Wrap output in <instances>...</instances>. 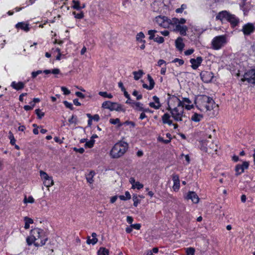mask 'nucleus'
I'll use <instances>...</instances> for the list:
<instances>
[{
	"instance_id": "nucleus-1",
	"label": "nucleus",
	"mask_w": 255,
	"mask_h": 255,
	"mask_svg": "<svg viewBox=\"0 0 255 255\" xmlns=\"http://www.w3.org/2000/svg\"><path fill=\"white\" fill-rule=\"evenodd\" d=\"M194 103L197 109L203 113L210 112L217 107L213 99L206 95L198 96L195 99Z\"/></svg>"
},
{
	"instance_id": "nucleus-2",
	"label": "nucleus",
	"mask_w": 255,
	"mask_h": 255,
	"mask_svg": "<svg viewBox=\"0 0 255 255\" xmlns=\"http://www.w3.org/2000/svg\"><path fill=\"white\" fill-rule=\"evenodd\" d=\"M48 240V238L45 235L43 230L39 228L32 229L30 232V236L26 239L28 245L34 244L36 247L43 246Z\"/></svg>"
},
{
	"instance_id": "nucleus-3",
	"label": "nucleus",
	"mask_w": 255,
	"mask_h": 255,
	"mask_svg": "<svg viewBox=\"0 0 255 255\" xmlns=\"http://www.w3.org/2000/svg\"><path fill=\"white\" fill-rule=\"evenodd\" d=\"M128 144L127 142L120 141L116 143L110 152V155L113 158H118L122 156L127 151Z\"/></svg>"
},
{
	"instance_id": "nucleus-4",
	"label": "nucleus",
	"mask_w": 255,
	"mask_h": 255,
	"mask_svg": "<svg viewBox=\"0 0 255 255\" xmlns=\"http://www.w3.org/2000/svg\"><path fill=\"white\" fill-rule=\"evenodd\" d=\"M223 18L227 20L231 23L232 27L236 26L239 23V19L238 18L226 10L220 12L216 17L217 20H222Z\"/></svg>"
},
{
	"instance_id": "nucleus-5",
	"label": "nucleus",
	"mask_w": 255,
	"mask_h": 255,
	"mask_svg": "<svg viewBox=\"0 0 255 255\" xmlns=\"http://www.w3.org/2000/svg\"><path fill=\"white\" fill-rule=\"evenodd\" d=\"M167 110L170 111L171 117L176 122L182 121L183 117H184L183 115L184 109L183 106L179 107L172 108V104H168V107Z\"/></svg>"
},
{
	"instance_id": "nucleus-6",
	"label": "nucleus",
	"mask_w": 255,
	"mask_h": 255,
	"mask_svg": "<svg viewBox=\"0 0 255 255\" xmlns=\"http://www.w3.org/2000/svg\"><path fill=\"white\" fill-rule=\"evenodd\" d=\"M102 107L104 109H109L111 111H116L117 112H125L126 109L124 106L116 102H112L110 101H107L103 103Z\"/></svg>"
},
{
	"instance_id": "nucleus-7",
	"label": "nucleus",
	"mask_w": 255,
	"mask_h": 255,
	"mask_svg": "<svg viewBox=\"0 0 255 255\" xmlns=\"http://www.w3.org/2000/svg\"><path fill=\"white\" fill-rule=\"evenodd\" d=\"M227 43L226 37L224 35H220L214 37L212 41V46L214 50L221 49Z\"/></svg>"
},
{
	"instance_id": "nucleus-8",
	"label": "nucleus",
	"mask_w": 255,
	"mask_h": 255,
	"mask_svg": "<svg viewBox=\"0 0 255 255\" xmlns=\"http://www.w3.org/2000/svg\"><path fill=\"white\" fill-rule=\"evenodd\" d=\"M40 175L43 180V184L46 187H50L54 184L52 177L49 176L45 172L40 171Z\"/></svg>"
},
{
	"instance_id": "nucleus-9",
	"label": "nucleus",
	"mask_w": 255,
	"mask_h": 255,
	"mask_svg": "<svg viewBox=\"0 0 255 255\" xmlns=\"http://www.w3.org/2000/svg\"><path fill=\"white\" fill-rule=\"evenodd\" d=\"M255 31V26L252 23H247L243 26L242 31L245 36H249Z\"/></svg>"
},
{
	"instance_id": "nucleus-10",
	"label": "nucleus",
	"mask_w": 255,
	"mask_h": 255,
	"mask_svg": "<svg viewBox=\"0 0 255 255\" xmlns=\"http://www.w3.org/2000/svg\"><path fill=\"white\" fill-rule=\"evenodd\" d=\"M243 80L247 81L252 84H255V69H252L246 72Z\"/></svg>"
},
{
	"instance_id": "nucleus-11",
	"label": "nucleus",
	"mask_w": 255,
	"mask_h": 255,
	"mask_svg": "<svg viewBox=\"0 0 255 255\" xmlns=\"http://www.w3.org/2000/svg\"><path fill=\"white\" fill-rule=\"evenodd\" d=\"M249 163L248 161L243 162L242 164H238L235 167L236 175L238 176L244 172L245 169H248Z\"/></svg>"
},
{
	"instance_id": "nucleus-12",
	"label": "nucleus",
	"mask_w": 255,
	"mask_h": 255,
	"mask_svg": "<svg viewBox=\"0 0 255 255\" xmlns=\"http://www.w3.org/2000/svg\"><path fill=\"white\" fill-rule=\"evenodd\" d=\"M169 104H172V108L183 106L182 102L176 96H172L170 98V101L168 102Z\"/></svg>"
},
{
	"instance_id": "nucleus-13",
	"label": "nucleus",
	"mask_w": 255,
	"mask_h": 255,
	"mask_svg": "<svg viewBox=\"0 0 255 255\" xmlns=\"http://www.w3.org/2000/svg\"><path fill=\"white\" fill-rule=\"evenodd\" d=\"M202 61L203 58L201 56L197 57L196 59L192 58L190 60L191 67L194 70L197 69L199 67Z\"/></svg>"
},
{
	"instance_id": "nucleus-14",
	"label": "nucleus",
	"mask_w": 255,
	"mask_h": 255,
	"mask_svg": "<svg viewBox=\"0 0 255 255\" xmlns=\"http://www.w3.org/2000/svg\"><path fill=\"white\" fill-rule=\"evenodd\" d=\"M187 200L191 199L194 203H198L199 198L197 194L193 191H190L188 193L186 198Z\"/></svg>"
},
{
	"instance_id": "nucleus-15",
	"label": "nucleus",
	"mask_w": 255,
	"mask_h": 255,
	"mask_svg": "<svg viewBox=\"0 0 255 255\" xmlns=\"http://www.w3.org/2000/svg\"><path fill=\"white\" fill-rule=\"evenodd\" d=\"M172 180L173 181V189L174 191H178L180 187L179 177L177 174H174L172 175Z\"/></svg>"
},
{
	"instance_id": "nucleus-16",
	"label": "nucleus",
	"mask_w": 255,
	"mask_h": 255,
	"mask_svg": "<svg viewBox=\"0 0 255 255\" xmlns=\"http://www.w3.org/2000/svg\"><path fill=\"white\" fill-rule=\"evenodd\" d=\"M212 75V73L210 72H202L201 73V77L204 82L208 83L211 81V78L213 77Z\"/></svg>"
},
{
	"instance_id": "nucleus-17",
	"label": "nucleus",
	"mask_w": 255,
	"mask_h": 255,
	"mask_svg": "<svg viewBox=\"0 0 255 255\" xmlns=\"http://www.w3.org/2000/svg\"><path fill=\"white\" fill-rule=\"evenodd\" d=\"M152 99L155 103L151 102L149 104V106L156 110L159 109L161 107L159 99L156 96H154Z\"/></svg>"
},
{
	"instance_id": "nucleus-18",
	"label": "nucleus",
	"mask_w": 255,
	"mask_h": 255,
	"mask_svg": "<svg viewBox=\"0 0 255 255\" xmlns=\"http://www.w3.org/2000/svg\"><path fill=\"white\" fill-rule=\"evenodd\" d=\"M25 86V83L19 82L18 83L13 81L11 84V87L16 90H20L24 88Z\"/></svg>"
},
{
	"instance_id": "nucleus-19",
	"label": "nucleus",
	"mask_w": 255,
	"mask_h": 255,
	"mask_svg": "<svg viewBox=\"0 0 255 255\" xmlns=\"http://www.w3.org/2000/svg\"><path fill=\"white\" fill-rule=\"evenodd\" d=\"M175 46L177 49L182 51L184 47V44L181 37H178L175 41Z\"/></svg>"
},
{
	"instance_id": "nucleus-20",
	"label": "nucleus",
	"mask_w": 255,
	"mask_h": 255,
	"mask_svg": "<svg viewBox=\"0 0 255 255\" xmlns=\"http://www.w3.org/2000/svg\"><path fill=\"white\" fill-rule=\"evenodd\" d=\"M175 27L176 29L180 32L181 35L184 36L186 35V31L188 30V28L186 26L177 24Z\"/></svg>"
},
{
	"instance_id": "nucleus-21",
	"label": "nucleus",
	"mask_w": 255,
	"mask_h": 255,
	"mask_svg": "<svg viewBox=\"0 0 255 255\" xmlns=\"http://www.w3.org/2000/svg\"><path fill=\"white\" fill-rule=\"evenodd\" d=\"M170 116L168 113L164 114L162 116V123L164 124H168L169 126L172 125V121L170 119Z\"/></svg>"
},
{
	"instance_id": "nucleus-22",
	"label": "nucleus",
	"mask_w": 255,
	"mask_h": 255,
	"mask_svg": "<svg viewBox=\"0 0 255 255\" xmlns=\"http://www.w3.org/2000/svg\"><path fill=\"white\" fill-rule=\"evenodd\" d=\"M181 102H182V103L183 104V106L184 105L185 103L188 104L187 105H185V109L188 110H190L193 109L194 107L193 105H190V104H191L192 102L188 98H183Z\"/></svg>"
},
{
	"instance_id": "nucleus-23",
	"label": "nucleus",
	"mask_w": 255,
	"mask_h": 255,
	"mask_svg": "<svg viewBox=\"0 0 255 255\" xmlns=\"http://www.w3.org/2000/svg\"><path fill=\"white\" fill-rule=\"evenodd\" d=\"M29 25L24 22H19L16 25L17 28H20L25 31H28L29 30Z\"/></svg>"
},
{
	"instance_id": "nucleus-24",
	"label": "nucleus",
	"mask_w": 255,
	"mask_h": 255,
	"mask_svg": "<svg viewBox=\"0 0 255 255\" xmlns=\"http://www.w3.org/2000/svg\"><path fill=\"white\" fill-rule=\"evenodd\" d=\"M203 115L195 113L191 117V120L195 122H200L203 118Z\"/></svg>"
},
{
	"instance_id": "nucleus-25",
	"label": "nucleus",
	"mask_w": 255,
	"mask_h": 255,
	"mask_svg": "<svg viewBox=\"0 0 255 255\" xmlns=\"http://www.w3.org/2000/svg\"><path fill=\"white\" fill-rule=\"evenodd\" d=\"M145 37V35L142 32L138 33L136 36V39L138 42L141 43H145V41L143 39Z\"/></svg>"
},
{
	"instance_id": "nucleus-26",
	"label": "nucleus",
	"mask_w": 255,
	"mask_h": 255,
	"mask_svg": "<svg viewBox=\"0 0 255 255\" xmlns=\"http://www.w3.org/2000/svg\"><path fill=\"white\" fill-rule=\"evenodd\" d=\"M95 175V172L94 171H90L89 174L86 175V180L90 184H92L94 182L93 177Z\"/></svg>"
},
{
	"instance_id": "nucleus-27",
	"label": "nucleus",
	"mask_w": 255,
	"mask_h": 255,
	"mask_svg": "<svg viewBox=\"0 0 255 255\" xmlns=\"http://www.w3.org/2000/svg\"><path fill=\"white\" fill-rule=\"evenodd\" d=\"M132 73L134 75V79L135 80H139L143 74V71L141 70H139L138 71H134Z\"/></svg>"
},
{
	"instance_id": "nucleus-28",
	"label": "nucleus",
	"mask_w": 255,
	"mask_h": 255,
	"mask_svg": "<svg viewBox=\"0 0 255 255\" xmlns=\"http://www.w3.org/2000/svg\"><path fill=\"white\" fill-rule=\"evenodd\" d=\"M25 221V225L24 228L25 229H28L29 228V224H32L33 223V220L31 218H29L27 217L24 218Z\"/></svg>"
},
{
	"instance_id": "nucleus-29",
	"label": "nucleus",
	"mask_w": 255,
	"mask_h": 255,
	"mask_svg": "<svg viewBox=\"0 0 255 255\" xmlns=\"http://www.w3.org/2000/svg\"><path fill=\"white\" fill-rule=\"evenodd\" d=\"M109 251L105 248L101 247L98 252V255H109Z\"/></svg>"
},
{
	"instance_id": "nucleus-30",
	"label": "nucleus",
	"mask_w": 255,
	"mask_h": 255,
	"mask_svg": "<svg viewBox=\"0 0 255 255\" xmlns=\"http://www.w3.org/2000/svg\"><path fill=\"white\" fill-rule=\"evenodd\" d=\"M132 104L135 106V110L138 111H142L143 110V104L140 102H132Z\"/></svg>"
},
{
	"instance_id": "nucleus-31",
	"label": "nucleus",
	"mask_w": 255,
	"mask_h": 255,
	"mask_svg": "<svg viewBox=\"0 0 255 255\" xmlns=\"http://www.w3.org/2000/svg\"><path fill=\"white\" fill-rule=\"evenodd\" d=\"M119 198L121 200H129L131 198V196H130V194L129 193V192L128 191H126L125 192V195H120L119 196Z\"/></svg>"
},
{
	"instance_id": "nucleus-32",
	"label": "nucleus",
	"mask_w": 255,
	"mask_h": 255,
	"mask_svg": "<svg viewBox=\"0 0 255 255\" xmlns=\"http://www.w3.org/2000/svg\"><path fill=\"white\" fill-rule=\"evenodd\" d=\"M157 31L156 30H149L148 31V34L149 35V39L150 40H154L155 37V33Z\"/></svg>"
},
{
	"instance_id": "nucleus-33",
	"label": "nucleus",
	"mask_w": 255,
	"mask_h": 255,
	"mask_svg": "<svg viewBox=\"0 0 255 255\" xmlns=\"http://www.w3.org/2000/svg\"><path fill=\"white\" fill-rule=\"evenodd\" d=\"M9 139H10V143L11 145H14L15 143L16 140L14 137V135L11 131H9Z\"/></svg>"
},
{
	"instance_id": "nucleus-34",
	"label": "nucleus",
	"mask_w": 255,
	"mask_h": 255,
	"mask_svg": "<svg viewBox=\"0 0 255 255\" xmlns=\"http://www.w3.org/2000/svg\"><path fill=\"white\" fill-rule=\"evenodd\" d=\"M99 95L104 98H108L109 99H112L113 98V95L111 94H108L106 92H100L99 93Z\"/></svg>"
},
{
	"instance_id": "nucleus-35",
	"label": "nucleus",
	"mask_w": 255,
	"mask_h": 255,
	"mask_svg": "<svg viewBox=\"0 0 255 255\" xmlns=\"http://www.w3.org/2000/svg\"><path fill=\"white\" fill-rule=\"evenodd\" d=\"M95 143V140L91 139L90 141H87L85 144V147L86 148H92L93 147Z\"/></svg>"
},
{
	"instance_id": "nucleus-36",
	"label": "nucleus",
	"mask_w": 255,
	"mask_h": 255,
	"mask_svg": "<svg viewBox=\"0 0 255 255\" xmlns=\"http://www.w3.org/2000/svg\"><path fill=\"white\" fill-rule=\"evenodd\" d=\"M147 79L149 82V88L153 89L154 87L155 82L152 78L151 77V76L149 74L147 75Z\"/></svg>"
},
{
	"instance_id": "nucleus-37",
	"label": "nucleus",
	"mask_w": 255,
	"mask_h": 255,
	"mask_svg": "<svg viewBox=\"0 0 255 255\" xmlns=\"http://www.w3.org/2000/svg\"><path fill=\"white\" fill-rule=\"evenodd\" d=\"M165 16L161 17L160 16L156 17V21L159 24V25L162 26V23L165 21Z\"/></svg>"
},
{
	"instance_id": "nucleus-38",
	"label": "nucleus",
	"mask_w": 255,
	"mask_h": 255,
	"mask_svg": "<svg viewBox=\"0 0 255 255\" xmlns=\"http://www.w3.org/2000/svg\"><path fill=\"white\" fill-rule=\"evenodd\" d=\"M110 122L111 124H113V125L118 124L119 127L122 126V125L120 124V120L118 118H117L115 119H111L110 120Z\"/></svg>"
},
{
	"instance_id": "nucleus-39",
	"label": "nucleus",
	"mask_w": 255,
	"mask_h": 255,
	"mask_svg": "<svg viewBox=\"0 0 255 255\" xmlns=\"http://www.w3.org/2000/svg\"><path fill=\"white\" fill-rule=\"evenodd\" d=\"M195 252V249L191 247L187 248L186 251L187 255H194Z\"/></svg>"
},
{
	"instance_id": "nucleus-40",
	"label": "nucleus",
	"mask_w": 255,
	"mask_h": 255,
	"mask_svg": "<svg viewBox=\"0 0 255 255\" xmlns=\"http://www.w3.org/2000/svg\"><path fill=\"white\" fill-rule=\"evenodd\" d=\"M153 40L159 44L162 43L164 41L163 37L158 35L155 36Z\"/></svg>"
},
{
	"instance_id": "nucleus-41",
	"label": "nucleus",
	"mask_w": 255,
	"mask_h": 255,
	"mask_svg": "<svg viewBox=\"0 0 255 255\" xmlns=\"http://www.w3.org/2000/svg\"><path fill=\"white\" fill-rule=\"evenodd\" d=\"M23 202L24 203H33L34 202V200L32 196H29L28 198H27L25 196Z\"/></svg>"
},
{
	"instance_id": "nucleus-42",
	"label": "nucleus",
	"mask_w": 255,
	"mask_h": 255,
	"mask_svg": "<svg viewBox=\"0 0 255 255\" xmlns=\"http://www.w3.org/2000/svg\"><path fill=\"white\" fill-rule=\"evenodd\" d=\"M143 187V185L139 182H136L134 184H132V188L140 189Z\"/></svg>"
},
{
	"instance_id": "nucleus-43",
	"label": "nucleus",
	"mask_w": 255,
	"mask_h": 255,
	"mask_svg": "<svg viewBox=\"0 0 255 255\" xmlns=\"http://www.w3.org/2000/svg\"><path fill=\"white\" fill-rule=\"evenodd\" d=\"M72 2L74 4V5L73 6V8L76 9H80L81 8V6H80L79 1L73 0Z\"/></svg>"
},
{
	"instance_id": "nucleus-44",
	"label": "nucleus",
	"mask_w": 255,
	"mask_h": 255,
	"mask_svg": "<svg viewBox=\"0 0 255 255\" xmlns=\"http://www.w3.org/2000/svg\"><path fill=\"white\" fill-rule=\"evenodd\" d=\"M68 122L70 124H74L76 125L77 122V117L75 115H72L71 118L69 119Z\"/></svg>"
},
{
	"instance_id": "nucleus-45",
	"label": "nucleus",
	"mask_w": 255,
	"mask_h": 255,
	"mask_svg": "<svg viewBox=\"0 0 255 255\" xmlns=\"http://www.w3.org/2000/svg\"><path fill=\"white\" fill-rule=\"evenodd\" d=\"M187 8V5L185 4H182L181 5V7L180 8H177L176 9V12L177 13H182L185 9Z\"/></svg>"
},
{
	"instance_id": "nucleus-46",
	"label": "nucleus",
	"mask_w": 255,
	"mask_h": 255,
	"mask_svg": "<svg viewBox=\"0 0 255 255\" xmlns=\"http://www.w3.org/2000/svg\"><path fill=\"white\" fill-rule=\"evenodd\" d=\"M35 114L37 115L38 118L39 119H41L44 116V113L43 112H41L39 109H36L35 111Z\"/></svg>"
},
{
	"instance_id": "nucleus-47",
	"label": "nucleus",
	"mask_w": 255,
	"mask_h": 255,
	"mask_svg": "<svg viewBox=\"0 0 255 255\" xmlns=\"http://www.w3.org/2000/svg\"><path fill=\"white\" fill-rule=\"evenodd\" d=\"M124 96L126 98L128 99L127 101H126L127 104H132V102H131V100L130 99V96L128 94V93L126 91H124Z\"/></svg>"
},
{
	"instance_id": "nucleus-48",
	"label": "nucleus",
	"mask_w": 255,
	"mask_h": 255,
	"mask_svg": "<svg viewBox=\"0 0 255 255\" xmlns=\"http://www.w3.org/2000/svg\"><path fill=\"white\" fill-rule=\"evenodd\" d=\"M98 242V239H91L90 237H88L87 240V243L88 244H92L95 245Z\"/></svg>"
},
{
	"instance_id": "nucleus-49",
	"label": "nucleus",
	"mask_w": 255,
	"mask_h": 255,
	"mask_svg": "<svg viewBox=\"0 0 255 255\" xmlns=\"http://www.w3.org/2000/svg\"><path fill=\"white\" fill-rule=\"evenodd\" d=\"M132 95L136 97V100H139L142 99V96L141 94H138V92L136 90H134L132 92Z\"/></svg>"
},
{
	"instance_id": "nucleus-50",
	"label": "nucleus",
	"mask_w": 255,
	"mask_h": 255,
	"mask_svg": "<svg viewBox=\"0 0 255 255\" xmlns=\"http://www.w3.org/2000/svg\"><path fill=\"white\" fill-rule=\"evenodd\" d=\"M63 104L65 106V107L68 109H70L71 110H73L74 109V108L73 107V105L71 103H69L68 102L66 101H64L63 102Z\"/></svg>"
},
{
	"instance_id": "nucleus-51",
	"label": "nucleus",
	"mask_w": 255,
	"mask_h": 255,
	"mask_svg": "<svg viewBox=\"0 0 255 255\" xmlns=\"http://www.w3.org/2000/svg\"><path fill=\"white\" fill-rule=\"evenodd\" d=\"M73 13L75 15V17L78 19H81L84 17V13L83 12H81L78 13H76V12H73Z\"/></svg>"
},
{
	"instance_id": "nucleus-52",
	"label": "nucleus",
	"mask_w": 255,
	"mask_h": 255,
	"mask_svg": "<svg viewBox=\"0 0 255 255\" xmlns=\"http://www.w3.org/2000/svg\"><path fill=\"white\" fill-rule=\"evenodd\" d=\"M172 62H173V63L177 62L178 63L179 65H180V66L184 64V63L183 60L181 59H179V58H175L172 61Z\"/></svg>"
},
{
	"instance_id": "nucleus-53",
	"label": "nucleus",
	"mask_w": 255,
	"mask_h": 255,
	"mask_svg": "<svg viewBox=\"0 0 255 255\" xmlns=\"http://www.w3.org/2000/svg\"><path fill=\"white\" fill-rule=\"evenodd\" d=\"M132 199L133 201V206L134 207H136L138 205V203H139V200L137 197L136 195H134L132 197Z\"/></svg>"
},
{
	"instance_id": "nucleus-54",
	"label": "nucleus",
	"mask_w": 255,
	"mask_h": 255,
	"mask_svg": "<svg viewBox=\"0 0 255 255\" xmlns=\"http://www.w3.org/2000/svg\"><path fill=\"white\" fill-rule=\"evenodd\" d=\"M175 23H178V24H184L186 22V19L183 18H181L180 19H178L177 18H176L175 20L174 21Z\"/></svg>"
},
{
	"instance_id": "nucleus-55",
	"label": "nucleus",
	"mask_w": 255,
	"mask_h": 255,
	"mask_svg": "<svg viewBox=\"0 0 255 255\" xmlns=\"http://www.w3.org/2000/svg\"><path fill=\"white\" fill-rule=\"evenodd\" d=\"M61 90L63 92L64 95H67L70 93V91L65 87H62Z\"/></svg>"
},
{
	"instance_id": "nucleus-56",
	"label": "nucleus",
	"mask_w": 255,
	"mask_h": 255,
	"mask_svg": "<svg viewBox=\"0 0 255 255\" xmlns=\"http://www.w3.org/2000/svg\"><path fill=\"white\" fill-rule=\"evenodd\" d=\"M132 228L135 229L136 230H139L141 227V225L140 224H131L130 225Z\"/></svg>"
},
{
	"instance_id": "nucleus-57",
	"label": "nucleus",
	"mask_w": 255,
	"mask_h": 255,
	"mask_svg": "<svg viewBox=\"0 0 255 255\" xmlns=\"http://www.w3.org/2000/svg\"><path fill=\"white\" fill-rule=\"evenodd\" d=\"M124 124L125 125H130V126H131L133 128H134L135 126V123L133 122H132V121H127L125 122Z\"/></svg>"
},
{
	"instance_id": "nucleus-58",
	"label": "nucleus",
	"mask_w": 255,
	"mask_h": 255,
	"mask_svg": "<svg viewBox=\"0 0 255 255\" xmlns=\"http://www.w3.org/2000/svg\"><path fill=\"white\" fill-rule=\"evenodd\" d=\"M73 150L75 151L79 152L80 153H83L84 152V151H85L84 149L83 148H77L76 147H74L73 148Z\"/></svg>"
},
{
	"instance_id": "nucleus-59",
	"label": "nucleus",
	"mask_w": 255,
	"mask_h": 255,
	"mask_svg": "<svg viewBox=\"0 0 255 255\" xmlns=\"http://www.w3.org/2000/svg\"><path fill=\"white\" fill-rule=\"evenodd\" d=\"M75 95L80 98L83 99L85 97V95L80 92H76Z\"/></svg>"
},
{
	"instance_id": "nucleus-60",
	"label": "nucleus",
	"mask_w": 255,
	"mask_h": 255,
	"mask_svg": "<svg viewBox=\"0 0 255 255\" xmlns=\"http://www.w3.org/2000/svg\"><path fill=\"white\" fill-rule=\"evenodd\" d=\"M194 52V50L193 49H188L184 52V54L185 55H189L192 54Z\"/></svg>"
},
{
	"instance_id": "nucleus-61",
	"label": "nucleus",
	"mask_w": 255,
	"mask_h": 255,
	"mask_svg": "<svg viewBox=\"0 0 255 255\" xmlns=\"http://www.w3.org/2000/svg\"><path fill=\"white\" fill-rule=\"evenodd\" d=\"M133 218L131 216H127V221L128 224H131L133 222Z\"/></svg>"
},
{
	"instance_id": "nucleus-62",
	"label": "nucleus",
	"mask_w": 255,
	"mask_h": 255,
	"mask_svg": "<svg viewBox=\"0 0 255 255\" xmlns=\"http://www.w3.org/2000/svg\"><path fill=\"white\" fill-rule=\"evenodd\" d=\"M51 71V73H52L53 74H58L60 73V70L57 68L54 69Z\"/></svg>"
},
{
	"instance_id": "nucleus-63",
	"label": "nucleus",
	"mask_w": 255,
	"mask_h": 255,
	"mask_svg": "<svg viewBox=\"0 0 255 255\" xmlns=\"http://www.w3.org/2000/svg\"><path fill=\"white\" fill-rule=\"evenodd\" d=\"M93 120L94 121L98 122L100 120L99 116L97 114H96L93 116Z\"/></svg>"
},
{
	"instance_id": "nucleus-64",
	"label": "nucleus",
	"mask_w": 255,
	"mask_h": 255,
	"mask_svg": "<svg viewBox=\"0 0 255 255\" xmlns=\"http://www.w3.org/2000/svg\"><path fill=\"white\" fill-rule=\"evenodd\" d=\"M132 228L131 226L128 227L126 229V231L127 233H130L131 232Z\"/></svg>"
}]
</instances>
